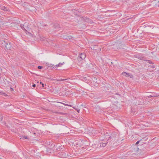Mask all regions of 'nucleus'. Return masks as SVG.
<instances>
[{"instance_id":"nucleus-2","label":"nucleus","mask_w":159,"mask_h":159,"mask_svg":"<svg viewBox=\"0 0 159 159\" xmlns=\"http://www.w3.org/2000/svg\"><path fill=\"white\" fill-rule=\"evenodd\" d=\"M30 25H31L29 23L25 22L23 25L21 24L20 26L23 30L28 31H30V30L31 29Z\"/></svg>"},{"instance_id":"nucleus-12","label":"nucleus","mask_w":159,"mask_h":159,"mask_svg":"<svg viewBox=\"0 0 159 159\" xmlns=\"http://www.w3.org/2000/svg\"><path fill=\"white\" fill-rule=\"evenodd\" d=\"M93 66L92 64L90 61H89L86 64V68H89Z\"/></svg>"},{"instance_id":"nucleus-41","label":"nucleus","mask_w":159,"mask_h":159,"mask_svg":"<svg viewBox=\"0 0 159 159\" xmlns=\"http://www.w3.org/2000/svg\"><path fill=\"white\" fill-rule=\"evenodd\" d=\"M98 108L97 107H96V108H95V109H97Z\"/></svg>"},{"instance_id":"nucleus-42","label":"nucleus","mask_w":159,"mask_h":159,"mask_svg":"<svg viewBox=\"0 0 159 159\" xmlns=\"http://www.w3.org/2000/svg\"><path fill=\"white\" fill-rule=\"evenodd\" d=\"M10 106V105H7V106Z\"/></svg>"},{"instance_id":"nucleus-7","label":"nucleus","mask_w":159,"mask_h":159,"mask_svg":"<svg viewBox=\"0 0 159 159\" xmlns=\"http://www.w3.org/2000/svg\"><path fill=\"white\" fill-rule=\"evenodd\" d=\"M108 143V142H107V141H102L100 143V147H105Z\"/></svg>"},{"instance_id":"nucleus-11","label":"nucleus","mask_w":159,"mask_h":159,"mask_svg":"<svg viewBox=\"0 0 159 159\" xmlns=\"http://www.w3.org/2000/svg\"><path fill=\"white\" fill-rule=\"evenodd\" d=\"M143 102L142 99L141 98H139L137 100L136 102V103L138 105H142Z\"/></svg>"},{"instance_id":"nucleus-21","label":"nucleus","mask_w":159,"mask_h":159,"mask_svg":"<svg viewBox=\"0 0 159 159\" xmlns=\"http://www.w3.org/2000/svg\"><path fill=\"white\" fill-rule=\"evenodd\" d=\"M122 74L123 75H127L128 76L129 75V74L126 72H123Z\"/></svg>"},{"instance_id":"nucleus-25","label":"nucleus","mask_w":159,"mask_h":159,"mask_svg":"<svg viewBox=\"0 0 159 159\" xmlns=\"http://www.w3.org/2000/svg\"><path fill=\"white\" fill-rule=\"evenodd\" d=\"M38 68L39 69H42L43 68V66H39L38 67Z\"/></svg>"},{"instance_id":"nucleus-15","label":"nucleus","mask_w":159,"mask_h":159,"mask_svg":"<svg viewBox=\"0 0 159 159\" xmlns=\"http://www.w3.org/2000/svg\"><path fill=\"white\" fill-rule=\"evenodd\" d=\"M0 95H4L6 97L7 96V95L6 93L2 91H1L0 93Z\"/></svg>"},{"instance_id":"nucleus-17","label":"nucleus","mask_w":159,"mask_h":159,"mask_svg":"<svg viewBox=\"0 0 159 159\" xmlns=\"http://www.w3.org/2000/svg\"><path fill=\"white\" fill-rule=\"evenodd\" d=\"M54 26H55V28L56 29H58L59 27V25L57 24H56L54 25Z\"/></svg>"},{"instance_id":"nucleus-22","label":"nucleus","mask_w":159,"mask_h":159,"mask_svg":"<svg viewBox=\"0 0 159 159\" xmlns=\"http://www.w3.org/2000/svg\"><path fill=\"white\" fill-rule=\"evenodd\" d=\"M143 140H146L147 139H148V138L147 137H144L142 138Z\"/></svg>"},{"instance_id":"nucleus-33","label":"nucleus","mask_w":159,"mask_h":159,"mask_svg":"<svg viewBox=\"0 0 159 159\" xmlns=\"http://www.w3.org/2000/svg\"><path fill=\"white\" fill-rule=\"evenodd\" d=\"M152 97H153V96H151V95L149 96L148 97V98H151Z\"/></svg>"},{"instance_id":"nucleus-1","label":"nucleus","mask_w":159,"mask_h":159,"mask_svg":"<svg viewBox=\"0 0 159 159\" xmlns=\"http://www.w3.org/2000/svg\"><path fill=\"white\" fill-rule=\"evenodd\" d=\"M99 79L95 77H93L91 80V84L93 86L97 87L98 86Z\"/></svg>"},{"instance_id":"nucleus-4","label":"nucleus","mask_w":159,"mask_h":159,"mask_svg":"<svg viewBox=\"0 0 159 159\" xmlns=\"http://www.w3.org/2000/svg\"><path fill=\"white\" fill-rule=\"evenodd\" d=\"M86 57V55L84 53H81L80 54L78 57L77 59L78 61H81V60L84 59Z\"/></svg>"},{"instance_id":"nucleus-14","label":"nucleus","mask_w":159,"mask_h":159,"mask_svg":"<svg viewBox=\"0 0 159 159\" xmlns=\"http://www.w3.org/2000/svg\"><path fill=\"white\" fill-rule=\"evenodd\" d=\"M63 38L66 39H72V37L70 35H65L63 36Z\"/></svg>"},{"instance_id":"nucleus-40","label":"nucleus","mask_w":159,"mask_h":159,"mask_svg":"<svg viewBox=\"0 0 159 159\" xmlns=\"http://www.w3.org/2000/svg\"><path fill=\"white\" fill-rule=\"evenodd\" d=\"M93 50H97L96 49H95V48H94V47H93Z\"/></svg>"},{"instance_id":"nucleus-8","label":"nucleus","mask_w":159,"mask_h":159,"mask_svg":"<svg viewBox=\"0 0 159 159\" xmlns=\"http://www.w3.org/2000/svg\"><path fill=\"white\" fill-rule=\"evenodd\" d=\"M4 48H5L7 49L11 50V46L10 43L8 42Z\"/></svg>"},{"instance_id":"nucleus-20","label":"nucleus","mask_w":159,"mask_h":159,"mask_svg":"<svg viewBox=\"0 0 159 159\" xmlns=\"http://www.w3.org/2000/svg\"><path fill=\"white\" fill-rule=\"evenodd\" d=\"M146 61H147L148 63H149L150 64H153V62H152V61L150 60H146Z\"/></svg>"},{"instance_id":"nucleus-36","label":"nucleus","mask_w":159,"mask_h":159,"mask_svg":"<svg viewBox=\"0 0 159 159\" xmlns=\"http://www.w3.org/2000/svg\"><path fill=\"white\" fill-rule=\"evenodd\" d=\"M36 86V85L35 84H33L32 85L33 87H35Z\"/></svg>"},{"instance_id":"nucleus-13","label":"nucleus","mask_w":159,"mask_h":159,"mask_svg":"<svg viewBox=\"0 0 159 159\" xmlns=\"http://www.w3.org/2000/svg\"><path fill=\"white\" fill-rule=\"evenodd\" d=\"M84 21L85 22H88V23H90L91 24L92 22H93L91 21V20L89 18H84Z\"/></svg>"},{"instance_id":"nucleus-6","label":"nucleus","mask_w":159,"mask_h":159,"mask_svg":"<svg viewBox=\"0 0 159 159\" xmlns=\"http://www.w3.org/2000/svg\"><path fill=\"white\" fill-rule=\"evenodd\" d=\"M26 9H29L30 7L29 4L26 2H21V4Z\"/></svg>"},{"instance_id":"nucleus-10","label":"nucleus","mask_w":159,"mask_h":159,"mask_svg":"<svg viewBox=\"0 0 159 159\" xmlns=\"http://www.w3.org/2000/svg\"><path fill=\"white\" fill-rule=\"evenodd\" d=\"M0 9L5 11H9L8 8L2 6H0Z\"/></svg>"},{"instance_id":"nucleus-5","label":"nucleus","mask_w":159,"mask_h":159,"mask_svg":"<svg viewBox=\"0 0 159 159\" xmlns=\"http://www.w3.org/2000/svg\"><path fill=\"white\" fill-rule=\"evenodd\" d=\"M7 42V39H2V40H0V44H1L2 47L4 48Z\"/></svg>"},{"instance_id":"nucleus-28","label":"nucleus","mask_w":159,"mask_h":159,"mask_svg":"<svg viewBox=\"0 0 159 159\" xmlns=\"http://www.w3.org/2000/svg\"><path fill=\"white\" fill-rule=\"evenodd\" d=\"M2 120V115H0V121Z\"/></svg>"},{"instance_id":"nucleus-26","label":"nucleus","mask_w":159,"mask_h":159,"mask_svg":"<svg viewBox=\"0 0 159 159\" xmlns=\"http://www.w3.org/2000/svg\"><path fill=\"white\" fill-rule=\"evenodd\" d=\"M69 156H70V155H68L67 154V156H66V155H65V156H63L62 157H64V158H67V157H69Z\"/></svg>"},{"instance_id":"nucleus-24","label":"nucleus","mask_w":159,"mask_h":159,"mask_svg":"<svg viewBox=\"0 0 159 159\" xmlns=\"http://www.w3.org/2000/svg\"><path fill=\"white\" fill-rule=\"evenodd\" d=\"M142 140H143L142 139H141L139 141H137V142L136 143H135V145H137V144H138L139 143L140 141H142Z\"/></svg>"},{"instance_id":"nucleus-39","label":"nucleus","mask_w":159,"mask_h":159,"mask_svg":"<svg viewBox=\"0 0 159 159\" xmlns=\"http://www.w3.org/2000/svg\"><path fill=\"white\" fill-rule=\"evenodd\" d=\"M93 50H97L96 49H95V48H94V47H93Z\"/></svg>"},{"instance_id":"nucleus-37","label":"nucleus","mask_w":159,"mask_h":159,"mask_svg":"<svg viewBox=\"0 0 159 159\" xmlns=\"http://www.w3.org/2000/svg\"><path fill=\"white\" fill-rule=\"evenodd\" d=\"M54 65H52V64H50V65L49 66H51V67H52Z\"/></svg>"},{"instance_id":"nucleus-34","label":"nucleus","mask_w":159,"mask_h":159,"mask_svg":"<svg viewBox=\"0 0 159 159\" xmlns=\"http://www.w3.org/2000/svg\"><path fill=\"white\" fill-rule=\"evenodd\" d=\"M153 97H158L159 96V95H154V96H153Z\"/></svg>"},{"instance_id":"nucleus-31","label":"nucleus","mask_w":159,"mask_h":159,"mask_svg":"<svg viewBox=\"0 0 159 159\" xmlns=\"http://www.w3.org/2000/svg\"><path fill=\"white\" fill-rule=\"evenodd\" d=\"M40 84H41V85H42L43 87H44V84L43 83H42V82H40Z\"/></svg>"},{"instance_id":"nucleus-29","label":"nucleus","mask_w":159,"mask_h":159,"mask_svg":"<svg viewBox=\"0 0 159 159\" xmlns=\"http://www.w3.org/2000/svg\"><path fill=\"white\" fill-rule=\"evenodd\" d=\"M23 137L24 138L26 139H28V137L27 136H24Z\"/></svg>"},{"instance_id":"nucleus-44","label":"nucleus","mask_w":159,"mask_h":159,"mask_svg":"<svg viewBox=\"0 0 159 159\" xmlns=\"http://www.w3.org/2000/svg\"><path fill=\"white\" fill-rule=\"evenodd\" d=\"M34 134H35V133H34Z\"/></svg>"},{"instance_id":"nucleus-19","label":"nucleus","mask_w":159,"mask_h":159,"mask_svg":"<svg viewBox=\"0 0 159 159\" xmlns=\"http://www.w3.org/2000/svg\"><path fill=\"white\" fill-rule=\"evenodd\" d=\"M64 63V62H63L62 63H59L58 64L56 65V66L57 67L61 66Z\"/></svg>"},{"instance_id":"nucleus-38","label":"nucleus","mask_w":159,"mask_h":159,"mask_svg":"<svg viewBox=\"0 0 159 159\" xmlns=\"http://www.w3.org/2000/svg\"><path fill=\"white\" fill-rule=\"evenodd\" d=\"M11 91H13V89L12 88H11Z\"/></svg>"},{"instance_id":"nucleus-43","label":"nucleus","mask_w":159,"mask_h":159,"mask_svg":"<svg viewBox=\"0 0 159 159\" xmlns=\"http://www.w3.org/2000/svg\"><path fill=\"white\" fill-rule=\"evenodd\" d=\"M143 103H146V102L145 103L143 102Z\"/></svg>"},{"instance_id":"nucleus-16","label":"nucleus","mask_w":159,"mask_h":159,"mask_svg":"<svg viewBox=\"0 0 159 159\" xmlns=\"http://www.w3.org/2000/svg\"><path fill=\"white\" fill-rule=\"evenodd\" d=\"M133 148H134V151H137L139 150V148L136 146L134 147Z\"/></svg>"},{"instance_id":"nucleus-32","label":"nucleus","mask_w":159,"mask_h":159,"mask_svg":"<svg viewBox=\"0 0 159 159\" xmlns=\"http://www.w3.org/2000/svg\"><path fill=\"white\" fill-rule=\"evenodd\" d=\"M59 95L60 96H61L62 95V93L61 92H60L59 93Z\"/></svg>"},{"instance_id":"nucleus-35","label":"nucleus","mask_w":159,"mask_h":159,"mask_svg":"<svg viewBox=\"0 0 159 159\" xmlns=\"http://www.w3.org/2000/svg\"><path fill=\"white\" fill-rule=\"evenodd\" d=\"M75 109L77 111V112H79V111H80V110L79 109Z\"/></svg>"},{"instance_id":"nucleus-3","label":"nucleus","mask_w":159,"mask_h":159,"mask_svg":"<svg viewBox=\"0 0 159 159\" xmlns=\"http://www.w3.org/2000/svg\"><path fill=\"white\" fill-rule=\"evenodd\" d=\"M117 134L115 132H113L111 134L110 136L109 137L108 140H111L113 141V142L115 141L116 136H117Z\"/></svg>"},{"instance_id":"nucleus-18","label":"nucleus","mask_w":159,"mask_h":159,"mask_svg":"<svg viewBox=\"0 0 159 159\" xmlns=\"http://www.w3.org/2000/svg\"><path fill=\"white\" fill-rule=\"evenodd\" d=\"M68 79H59V80H58L57 79H53V80H57V81H60V80H61V81H64V80H67Z\"/></svg>"},{"instance_id":"nucleus-27","label":"nucleus","mask_w":159,"mask_h":159,"mask_svg":"<svg viewBox=\"0 0 159 159\" xmlns=\"http://www.w3.org/2000/svg\"><path fill=\"white\" fill-rule=\"evenodd\" d=\"M144 58V57H140L139 58V59H140V60H145L144 59H143Z\"/></svg>"},{"instance_id":"nucleus-30","label":"nucleus","mask_w":159,"mask_h":159,"mask_svg":"<svg viewBox=\"0 0 159 159\" xmlns=\"http://www.w3.org/2000/svg\"><path fill=\"white\" fill-rule=\"evenodd\" d=\"M151 66V68H155V66L154 65Z\"/></svg>"},{"instance_id":"nucleus-45","label":"nucleus","mask_w":159,"mask_h":159,"mask_svg":"<svg viewBox=\"0 0 159 159\" xmlns=\"http://www.w3.org/2000/svg\"><path fill=\"white\" fill-rule=\"evenodd\" d=\"M143 143H144V142H143Z\"/></svg>"},{"instance_id":"nucleus-23","label":"nucleus","mask_w":159,"mask_h":159,"mask_svg":"<svg viewBox=\"0 0 159 159\" xmlns=\"http://www.w3.org/2000/svg\"><path fill=\"white\" fill-rule=\"evenodd\" d=\"M61 103L64 104V105H65V106H70V107H71V105H68V104H65V103H61Z\"/></svg>"},{"instance_id":"nucleus-9","label":"nucleus","mask_w":159,"mask_h":159,"mask_svg":"<svg viewBox=\"0 0 159 159\" xmlns=\"http://www.w3.org/2000/svg\"><path fill=\"white\" fill-rule=\"evenodd\" d=\"M92 132L93 134H95L98 135H100L102 134V133L99 132V131L95 130H92Z\"/></svg>"}]
</instances>
